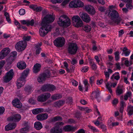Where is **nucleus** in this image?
<instances>
[{"label":"nucleus","mask_w":133,"mask_h":133,"mask_svg":"<svg viewBox=\"0 0 133 133\" xmlns=\"http://www.w3.org/2000/svg\"><path fill=\"white\" fill-rule=\"evenodd\" d=\"M108 15L109 16L111 17V22H109L110 24L116 25L119 24L120 23H124L122 19L121 18H118L119 14L115 10H112L109 12Z\"/></svg>","instance_id":"f257e3e1"},{"label":"nucleus","mask_w":133,"mask_h":133,"mask_svg":"<svg viewBox=\"0 0 133 133\" xmlns=\"http://www.w3.org/2000/svg\"><path fill=\"white\" fill-rule=\"evenodd\" d=\"M57 23L59 25L64 27H67L70 24V19L67 16L65 15L60 16Z\"/></svg>","instance_id":"f03ea898"},{"label":"nucleus","mask_w":133,"mask_h":133,"mask_svg":"<svg viewBox=\"0 0 133 133\" xmlns=\"http://www.w3.org/2000/svg\"><path fill=\"white\" fill-rule=\"evenodd\" d=\"M29 70H24L20 78L17 80L16 84L18 89L23 86L25 83V79L29 73Z\"/></svg>","instance_id":"7ed1b4c3"},{"label":"nucleus","mask_w":133,"mask_h":133,"mask_svg":"<svg viewBox=\"0 0 133 133\" xmlns=\"http://www.w3.org/2000/svg\"><path fill=\"white\" fill-rule=\"evenodd\" d=\"M42 26L40 29L39 34L41 36L44 37L51 30V26L49 24H42Z\"/></svg>","instance_id":"20e7f679"},{"label":"nucleus","mask_w":133,"mask_h":133,"mask_svg":"<svg viewBox=\"0 0 133 133\" xmlns=\"http://www.w3.org/2000/svg\"><path fill=\"white\" fill-rule=\"evenodd\" d=\"M78 49L77 44L75 43H70L68 45L67 48L68 52L71 55L75 54Z\"/></svg>","instance_id":"39448f33"},{"label":"nucleus","mask_w":133,"mask_h":133,"mask_svg":"<svg viewBox=\"0 0 133 133\" xmlns=\"http://www.w3.org/2000/svg\"><path fill=\"white\" fill-rule=\"evenodd\" d=\"M26 42L20 41L16 43L15 45V48L17 51L20 52L25 49L26 47Z\"/></svg>","instance_id":"423d86ee"},{"label":"nucleus","mask_w":133,"mask_h":133,"mask_svg":"<svg viewBox=\"0 0 133 133\" xmlns=\"http://www.w3.org/2000/svg\"><path fill=\"white\" fill-rule=\"evenodd\" d=\"M14 74L13 70L11 69L7 72L3 78V81L7 83L10 81L12 79Z\"/></svg>","instance_id":"0eeeda50"},{"label":"nucleus","mask_w":133,"mask_h":133,"mask_svg":"<svg viewBox=\"0 0 133 133\" xmlns=\"http://www.w3.org/2000/svg\"><path fill=\"white\" fill-rule=\"evenodd\" d=\"M64 123L62 122H57L55 124V126L50 130L51 133H62V129L60 128V126L63 125Z\"/></svg>","instance_id":"6e6552de"},{"label":"nucleus","mask_w":133,"mask_h":133,"mask_svg":"<svg viewBox=\"0 0 133 133\" xmlns=\"http://www.w3.org/2000/svg\"><path fill=\"white\" fill-rule=\"evenodd\" d=\"M72 21L75 26L79 27L82 26V21L79 17L77 15L74 16L72 18Z\"/></svg>","instance_id":"1a4fd4ad"},{"label":"nucleus","mask_w":133,"mask_h":133,"mask_svg":"<svg viewBox=\"0 0 133 133\" xmlns=\"http://www.w3.org/2000/svg\"><path fill=\"white\" fill-rule=\"evenodd\" d=\"M83 6V3L78 0H74L71 2L69 4V6L71 8H80L82 7Z\"/></svg>","instance_id":"9d476101"},{"label":"nucleus","mask_w":133,"mask_h":133,"mask_svg":"<svg viewBox=\"0 0 133 133\" xmlns=\"http://www.w3.org/2000/svg\"><path fill=\"white\" fill-rule=\"evenodd\" d=\"M55 45L58 47L63 46L65 43V39L63 37H59L56 38L54 41Z\"/></svg>","instance_id":"9b49d317"},{"label":"nucleus","mask_w":133,"mask_h":133,"mask_svg":"<svg viewBox=\"0 0 133 133\" xmlns=\"http://www.w3.org/2000/svg\"><path fill=\"white\" fill-rule=\"evenodd\" d=\"M50 72L49 71L42 74L38 77L37 80L39 82H42L44 81L46 78L50 77Z\"/></svg>","instance_id":"f8f14e48"},{"label":"nucleus","mask_w":133,"mask_h":133,"mask_svg":"<svg viewBox=\"0 0 133 133\" xmlns=\"http://www.w3.org/2000/svg\"><path fill=\"white\" fill-rule=\"evenodd\" d=\"M50 96V94L49 93H45L39 96L37 98V100L38 102H43L49 98Z\"/></svg>","instance_id":"ddd939ff"},{"label":"nucleus","mask_w":133,"mask_h":133,"mask_svg":"<svg viewBox=\"0 0 133 133\" xmlns=\"http://www.w3.org/2000/svg\"><path fill=\"white\" fill-rule=\"evenodd\" d=\"M79 15L83 20L86 23H89L90 21L91 18L86 13L80 12Z\"/></svg>","instance_id":"4468645a"},{"label":"nucleus","mask_w":133,"mask_h":133,"mask_svg":"<svg viewBox=\"0 0 133 133\" xmlns=\"http://www.w3.org/2000/svg\"><path fill=\"white\" fill-rule=\"evenodd\" d=\"M54 18L51 15H47L43 19L42 24L44 23H49L52 22L54 20Z\"/></svg>","instance_id":"2eb2a0df"},{"label":"nucleus","mask_w":133,"mask_h":133,"mask_svg":"<svg viewBox=\"0 0 133 133\" xmlns=\"http://www.w3.org/2000/svg\"><path fill=\"white\" fill-rule=\"evenodd\" d=\"M84 9L88 13L92 15H94L96 12L95 9L92 6L88 5L84 6Z\"/></svg>","instance_id":"dca6fc26"},{"label":"nucleus","mask_w":133,"mask_h":133,"mask_svg":"<svg viewBox=\"0 0 133 133\" xmlns=\"http://www.w3.org/2000/svg\"><path fill=\"white\" fill-rule=\"evenodd\" d=\"M10 52L8 48L3 49L0 52V59H3Z\"/></svg>","instance_id":"f3484780"},{"label":"nucleus","mask_w":133,"mask_h":133,"mask_svg":"<svg viewBox=\"0 0 133 133\" xmlns=\"http://www.w3.org/2000/svg\"><path fill=\"white\" fill-rule=\"evenodd\" d=\"M21 118V117L20 115L18 114L14 115L13 116L9 118L8 120L9 121L15 122H17L19 121Z\"/></svg>","instance_id":"a211bd4d"},{"label":"nucleus","mask_w":133,"mask_h":133,"mask_svg":"<svg viewBox=\"0 0 133 133\" xmlns=\"http://www.w3.org/2000/svg\"><path fill=\"white\" fill-rule=\"evenodd\" d=\"M78 129L77 126L72 127L69 125L64 126L63 128V130L65 131H74Z\"/></svg>","instance_id":"6ab92c4d"},{"label":"nucleus","mask_w":133,"mask_h":133,"mask_svg":"<svg viewBox=\"0 0 133 133\" xmlns=\"http://www.w3.org/2000/svg\"><path fill=\"white\" fill-rule=\"evenodd\" d=\"M99 95L100 93L98 91H94L92 92L91 97L92 99L94 98H96L98 102H99L100 101L99 98Z\"/></svg>","instance_id":"aec40b11"},{"label":"nucleus","mask_w":133,"mask_h":133,"mask_svg":"<svg viewBox=\"0 0 133 133\" xmlns=\"http://www.w3.org/2000/svg\"><path fill=\"white\" fill-rule=\"evenodd\" d=\"M48 117V115L46 113L41 114L37 115L36 118L38 120L43 121L46 119Z\"/></svg>","instance_id":"412c9836"},{"label":"nucleus","mask_w":133,"mask_h":133,"mask_svg":"<svg viewBox=\"0 0 133 133\" xmlns=\"http://www.w3.org/2000/svg\"><path fill=\"white\" fill-rule=\"evenodd\" d=\"M13 105L18 108H21L22 107V103L20 101L17 99H16L13 100L12 102Z\"/></svg>","instance_id":"4be33fe9"},{"label":"nucleus","mask_w":133,"mask_h":133,"mask_svg":"<svg viewBox=\"0 0 133 133\" xmlns=\"http://www.w3.org/2000/svg\"><path fill=\"white\" fill-rule=\"evenodd\" d=\"M32 113L35 115H36L39 113L42 112H49V111L47 110H45L43 108H37L35 109H34L32 110Z\"/></svg>","instance_id":"5701e85b"},{"label":"nucleus","mask_w":133,"mask_h":133,"mask_svg":"<svg viewBox=\"0 0 133 133\" xmlns=\"http://www.w3.org/2000/svg\"><path fill=\"white\" fill-rule=\"evenodd\" d=\"M120 76L119 73L116 72L114 73L110 77V79L111 81H114L115 79L118 80L120 78Z\"/></svg>","instance_id":"b1692460"},{"label":"nucleus","mask_w":133,"mask_h":133,"mask_svg":"<svg viewBox=\"0 0 133 133\" xmlns=\"http://www.w3.org/2000/svg\"><path fill=\"white\" fill-rule=\"evenodd\" d=\"M16 126L15 123H9L5 127V130L8 131L14 129Z\"/></svg>","instance_id":"393cba45"},{"label":"nucleus","mask_w":133,"mask_h":133,"mask_svg":"<svg viewBox=\"0 0 133 133\" xmlns=\"http://www.w3.org/2000/svg\"><path fill=\"white\" fill-rule=\"evenodd\" d=\"M122 52L121 55H124L125 57L129 56L130 53V50L128 49L127 47H124L122 49Z\"/></svg>","instance_id":"a878e982"},{"label":"nucleus","mask_w":133,"mask_h":133,"mask_svg":"<svg viewBox=\"0 0 133 133\" xmlns=\"http://www.w3.org/2000/svg\"><path fill=\"white\" fill-rule=\"evenodd\" d=\"M17 66V67L20 69H25L26 66L25 63L23 62L18 63Z\"/></svg>","instance_id":"bb28decb"},{"label":"nucleus","mask_w":133,"mask_h":133,"mask_svg":"<svg viewBox=\"0 0 133 133\" xmlns=\"http://www.w3.org/2000/svg\"><path fill=\"white\" fill-rule=\"evenodd\" d=\"M41 65L38 63H36L34 66L33 72L34 73H37L40 70Z\"/></svg>","instance_id":"cd10ccee"},{"label":"nucleus","mask_w":133,"mask_h":133,"mask_svg":"<svg viewBox=\"0 0 133 133\" xmlns=\"http://www.w3.org/2000/svg\"><path fill=\"white\" fill-rule=\"evenodd\" d=\"M127 111L129 115H131L133 114V107L131 105H129L127 107Z\"/></svg>","instance_id":"c85d7f7f"},{"label":"nucleus","mask_w":133,"mask_h":133,"mask_svg":"<svg viewBox=\"0 0 133 133\" xmlns=\"http://www.w3.org/2000/svg\"><path fill=\"white\" fill-rule=\"evenodd\" d=\"M106 87L108 89L109 92L111 94L112 92V90L111 89V87L112 86V83L111 81L107 82L106 84Z\"/></svg>","instance_id":"c756f323"},{"label":"nucleus","mask_w":133,"mask_h":133,"mask_svg":"<svg viewBox=\"0 0 133 133\" xmlns=\"http://www.w3.org/2000/svg\"><path fill=\"white\" fill-rule=\"evenodd\" d=\"M35 128L37 130H39L42 127V126L41 122H36L34 124Z\"/></svg>","instance_id":"7c9ffc66"},{"label":"nucleus","mask_w":133,"mask_h":133,"mask_svg":"<svg viewBox=\"0 0 133 133\" xmlns=\"http://www.w3.org/2000/svg\"><path fill=\"white\" fill-rule=\"evenodd\" d=\"M42 45L41 43H38L36 46V55L39 54L41 51V48L40 47Z\"/></svg>","instance_id":"2f4dec72"},{"label":"nucleus","mask_w":133,"mask_h":133,"mask_svg":"<svg viewBox=\"0 0 133 133\" xmlns=\"http://www.w3.org/2000/svg\"><path fill=\"white\" fill-rule=\"evenodd\" d=\"M29 127L28 126L22 128L20 129V133H27L29 131Z\"/></svg>","instance_id":"473e14b6"},{"label":"nucleus","mask_w":133,"mask_h":133,"mask_svg":"<svg viewBox=\"0 0 133 133\" xmlns=\"http://www.w3.org/2000/svg\"><path fill=\"white\" fill-rule=\"evenodd\" d=\"M32 88L30 86H26L24 89L25 93L27 95L31 92L32 91Z\"/></svg>","instance_id":"72a5a7b5"},{"label":"nucleus","mask_w":133,"mask_h":133,"mask_svg":"<svg viewBox=\"0 0 133 133\" xmlns=\"http://www.w3.org/2000/svg\"><path fill=\"white\" fill-rule=\"evenodd\" d=\"M113 72L112 70L110 69H108L107 71H104V73L105 77H109L110 74H111Z\"/></svg>","instance_id":"f704fd0d"},{"label":"nucleus","mask_w":133,"mask_h":133,"mask_svg":"<svg viewBox=\"0 0 133 133\" xmlns=\"http://www.w3.org/2000/svg\"><path fill=\"white\" fill-rule=\"evenodd\" d=\"M63 103V102L62 100H59L56 102L54 103V105L56 107H59L62 105Z\"/></svg>","instance_id":"c9c22d12"},{"label":"nucleus","mask_w":133,"mask_h":133,"mask_svg":"<svg viewBox=\"0 0 133 133\" xmlns=\"http://www.w3.org/2000/svg\"><path fill=\"white\" fill-rule=\"evenodd\" d=\"M15 58H13V57L10 56L7 60L6 61L8 65H11L12 63Z\"/></svg>","instance_id":"e433bc0d"},{"label":"nucleus","mask_w":133,"mask_h":133,"mask_svg":"<svg viewBox=\"0 0 133 133\" xmlns=\"http://www.w3.org/2000/svg\"><path fill=\"white\" fill-rule=\"evenodd\" d=\"M115 59L116 61H118L120 58L119 53L118 51H117L114 53Z\"/></svg>","instance_id":"4c0bfd02"},{"label":"nucleus","mask_w":133,"mask_h":133,"mask_svg":"<svg viewBox=\"0 0 133 133\" xmlns=\"http://www.w3.org/2000/svg\"><path fill=\"white\" fill-rule=\"evenodd\" d=\"M91 29V27L89 25H84L83 27V30L86 32L90 31Z\"/></svg>","instance_id":"58836bf2"},{"label":"nucleus","mask_w":133,"mask_h":133,"mask_svg":"<svg viewBox=\"0 0 133 133\" xmlns=\"http://www.w3.org/2000/svg\"><path fill=\"white\" fill-rule=\"evenodd\" d=\"M88 126L89 129H90L93 132H98L99 131V130L96 128L91 125H89Z\"/></svg>","instance_id":"ea45409f"},{"label":"nucleus","mask_w":133,"mask_h":133,"mask_svg":"<svg viewBox=\"0 0 133 133\" xmlns=\"http://www.w3.org/2000/svg\"><path fill=\"white\" fill-rule=\"evenodd\" d=\"M4 15L5 16L7 22L9 23H11V21L8 13L7 12H5L4 13Z\"/></svg>","instance_id":"a19ab883"},{"label":"nucleus","mask_w":133,"mask_h":133,"mask_svg":"<svg viewBox=\"0 0 133 133\" xmlns=\"http://www.w3.org/2000/svg\"><path fill=\"white\" fill-rule=\"evenodd\" d=\"M61 97V96L59 94H56L53 95L52 98L53 100H56L59 99Z\"/></svg>","instance_id":"79ce46f5"},{"label":"nucleus","mask_w":133,"mask_h":133,"mask_svg":"<svg viewBox=\"0 0 133 133\" xmlns=\"http://www.w3.org/2000/svg\"><path fill=\"white\" fill-rule=\"evenodd\" d=\"M62 118L60 116H56L53 118L51 121L53 122H56V121L59 120H62Z\"/></svg>","instance_id":"37998d69"},{"label":"nucleus","mask_w":133,"mask_h":133,"mask_svg":"<svg viewBox=\"0 0 133 133\" xmlns=\"http://www.w3.org/2000/svg\"><path fill=\"white\" fill-rule=\"evenodd\" d=\"M49 84L44 85L41 88L43 91H49Z\"/></svg>","instance_id":"c03bdc74"},{"label":"nucleus","mask_w":133,"mask_h":133,"mask_svg":"<svg viewBox=\"0 0 133 133\" xmlns=\"http://www.w3.org/2000/svg\"><path fill=\"white\" fill-rule=\"evenodd\" d=\"M90 63L91 66V68L92 69L94 70H95L97 69V65L94 62L91 61L90 62Z\"/></svg>","instance_id":"a18cd8bd"},{"label":"nucleus","mask_w":133,"mask_h":133,"mask_svg":"<svg viewBox=\"0 0 133 133\" xmlns=\"http://www.w3.org/2000/svg\"><path fill=\"white\" fill-rule=\"evenodd\" d=\"M123 92V90L122 89L118 87H117V89L116 90V93L117 95H119Z\"/></svg>","instance_id":"49530a36"},{"label":"nucleus","mask_w":133,"mask_h":133,"mask_svg":"<svg viewBox=\"0 0 133 133\" xmlns=\"http://www.w3.org/2000/svg\"><path fill=\"white\" fill-rule=\"evenodd\" d=\"M64 66L66 68V70L68 72H70V69H69L68 68V63L66 62L65 61L64 62Z\"/></svg>","instance_id":"de8ad7c7"},{"label":"nucleus","mask_w":133,"mask_h":133,"mask_svg":"<svg viewBox=\"0 0 133 133\" xmlns=\"http://www.w3.org/2000/svg\"><path fill=\"white\" fill-rule=\"evenodd\" d=\"M81 109L82 110H84L86 111V112L88 113L92 111V110L88 108L87 107H83L81 108Z\"/></svg>","instance_id":"09e8293b"},{"label":"nucleus","mask_w":133,"mask_h":133,"mask_svg":"<svg viewBox=\"0 0 133 133\" xmlns=\"http://www.w3.org/2000/svg\"><path fill=\"white\" fill-rule=\"evenodd\" d=\"M28 21L27 26L30 25L32 26L34 25V19H32L30 21L28 20Z\"/></svg>","instance_id":"8fccbe9b"},{"label":"nucleus","mask_w":133,"mask_h":133,"mask_svg":"<svg viewBox=\"0 0 133 133\" xmlns=\"http://www.w3.org/2000/svg\"><path fill=\"white\" fill-rule=\"evenodd\" d=\"M126 6L127 8L130 9H132L133 8V6L131 4V3H128L126 4Z\"/></svg>","instance_id":"3c124183"},{"label":"nucleus","mask_w":133,"mask_h":133,"mask_svg":"<svg viewBox=\"0 0 133 133\" xmlns=\"http://www.w3.org/2000/svg\"><path fill=\"white\" fill-rule=\"evenodd\" d=\"M89 69V68L88 66L83 67L81 69V71L83 72H86Z\"/></svg>","instance_id":"603ef678"},{"label":"nucleus","mask_w":133,"mask_h":133,"mask_svg":"<svg viewBox=\"0 0 133 133\" xmlns=\"http://www.w3.org/2000/svg\"><path fill=\"white\" fill-rule=\"evenodd\" d=\"M72 84L74 86H77L78 85V82L76 80L72 79H71Z\"/></svg>","instance_id":"864d4df0"},{"label":"nucleus","mask_w":133,"mask_h":133,"mask_svg":"<svg viewBox=\"0 0 133 133\" xmlns=\"http://www.w3.org/2000/svg\"><path fill=\"white\" fill-rule=\"evenodd\" d=\"M49 91H52L55 89V87L53 85L49 84Z\"/></svg>","instance_id":"5fc2aeb1"},{"label":"nucleus","mask_w":133,"mask_h":133,"mask_svg":"<svg viewBox=\"0 0 133 133\" xmlns=\"http://www.w3.org/2000/svg\"><path fill=\"white\" fill-rule=\"evenodd\" d=\"M31 37L30 36H24L23 39L24 40L23 41H29L30 40L31 38Z\"/></svg>","instance_id":"6e6d98bb"},{"label":"nucleus","mask_w":133,"mask_h":133,"mask_svg":"<svg viewBox=\"0 0 133 133\" xmlns=\"http://www.w3.org/2000/svg\"><path fill=\"white\" fill-rule=\"evenodd\" d=\"M5 110V108L3 107H0V115L3 114Z\"/></svg>","instance_id":"4d7b16f0"},{"label":"nucleus","mask_w":133,"mask_h":133,"mask_svg":"<svg viewBox=\"0 0 133 133\" xmlns=\"http://www.w3.org/2000/svg\"><path fill=\"white\" fill-rule=\"evenodd\" d=\"M5 63L4 60H2L0 62V69L2 68Z\"/></svg>","instance_id":"13d9d810"},{"label":"nucleus","mask_w":133,"mask_h":133,"mask_svg":"<svg viewBox=\"0 0 133 133\" xmlns=\"http://www.w3.org/2000/svg\"><path fill=\"white\" fill-rule=\"evenodd\" d=\"M25 13V10L23 9H21L19 11V14L21 15H24Z\"/></svg>","instance_id":"bf43d9fd"},{"label":"nucleus","mask_w":133,"mask_h":133,"mask_svg":"<svg viewBox=\"0 0 133 133\" xmlns=\"http://www.w3.org/2000/svg\"><path fill=\"white\" fill-rule=\"evenodd\" d=\"M77 62V60L75 58H72L71 61V63L73 65L76 64Z\"/></svg>","instance_id":"052dcab7"},{"label":"nucleus","mask_w":133,"mask_h":133,"mask_svg":"<svg viewBox=\"0 0 133 133\" xmlns=\"http://www.w3.org/2000/svg\"><path fill=\"white\" fill-rule=\"evenodd\" d=\"M63 0H51V1L54 4L61 2Z\"/></svg>","instance_id":"680f3d73"},{"label":"nucleus","mask_w":133,"mask_h":133,"mask_svg":"<svg viewBox=\"0 0 133 133\" xmlns=\"http://www.w3.org/2000/svg\"><path fill=\"white\" fill-rule=\"evenodd\" d=\"M118 102V99L116 98H115L112 102V103L114 105H115L117 104Z\"/></svg>","instance_id":"e2e57ef3"},{"label":"nucleus","mask_w":133,"mask_h":133,"mask_svg":"<svg viewBox=\"0 0 133 133\" xmlns=\"http://www.w3.org/2000/svg\"><path fill=\"white\" fill-rule=\"evenodd\" d=\"M12 55L11 56H12L13 58H15L17 55V52L16 51L12 52L11 53Z\"/></svg>","instance_id":"0e129e2a"},{"label":"nucleus","mask_w":133,"mask_h":133,"mask_svg":"<svg viewBox=\"0 0 133 133\" xmlns=\"http://www.w3.org/2000/svg\"><path fill=\"white\" fill-rule=\"evenodd\" d=\"M124 64L127 66H128L131 65L132 63H130L128 60H126L124 62Z\"/></svg>","instance_id":"69168bd1"},{"label":"nucleus","mask_w":133,"mask_h":133,"mask_svg":"<svg viewBox=\"0 0 133 133\" xmlns=\"http://www.w3.org/2000/svg\"><path fill=\"white\" fill-rule=\"evenodd\" d=\"M104 81L102 79H101L100 80H97V81L96 83L98 85H101L103 82Z\"/></svg>","instance_id":"338daca9"},{"label":"nucleus","mask_w":133,"mask_h":133,"mask_svg":"<svg viewBox=\"0 0 133 133\" xmlns=\"http://www.w3.org/2000/svg\"><path fill=\"white\" fill-rule=\"evenodd\" d=\"M77 133H85V132L83 129H82L78 130Z\"/></svg>","instance_id":"774afa93"}]
</instances>
